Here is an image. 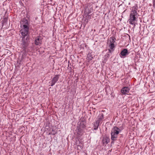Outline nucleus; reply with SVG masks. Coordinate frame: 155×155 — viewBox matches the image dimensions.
<instances>
[{"instance_id": "1", "label": "nucleus", "mask_w": 155, "mask_h": 155, "mask_svg": "<svg viewBox=\"0 0 155 155\" xmlns=\"http://www.w3.org/2000/svg\"><path fill=\"white\" fill-rule=\"evenodd\" d=\"M29 25L28 20L26 19H23L21 22V30L22 35V41L21 44V47L25 49L28 46L29 42Z\"/></svg>"}, {"instance_id": "2", "label": "nucleus", "mask_w": 155, "mask_h": 155, "mask_svg": "<svg viewBox=\"0 0 155 155\" xmlns=\"http://www.w3.org/2000/svg\"><path fill=\"white\" fill-rule=\"evenodd\" d=\"M138 7L137 6H133L131 8L130 14V18L128 20L130 24L135 26V22L137 21L138 15L137 12Z\"/></svg>"}, {"instance_id": "3", "label": "nucleus", "mask_w": 155, "mask_h": 155, "mask_svg": "<svg viewBox=\"0 0 155 155\" xmlns=\"http://www.w3.org/2000/svg\"><path fill=\"white\" fill-rule=\"evenodd\" d=\"M121 132V130L116 126L114 127L112 129L111 133V139L113 140H116L118 135Z\"/></svg>"}, {"instance_id": "4", "label": "nucleus", "mask_w": 155, "mask_h": 155, "mask_svg": "<svg viewBox=\"0 0 155 155\" xmlns=\"http://www.w3.org/2000/svg\"><path fill=\"white\" fill-rule=\"evenodd\" d=\"M115 40L116 38L114 37H112L107 41V44L109 48L108 50L110 53L114 50L115 46L114 43L115 42Z\"/></svg>"}, {"instance_id": "5", "label": "nucleus", "mask_w": 155, "mask_h": 155, "mask_svg": "<svg viewBox=\"0 0 155 155\" xmlns=\"http://www.w3.org/2000/svg\"><path fill=\"white\" fill-rule=\"evenodd\" d=\"M59 77V75H56L52 79L51 81L49 82V83L50 84V85L53 86L54 85L56 82L58 81Z\"/></svg>"}, {"instance_id": "6", "label": "nucleus", "mask_w": 155, "mask_h": 155, "mask_svg": "<svg viewBox=\"0 0 155 155\" xmlns=\"http://www.w3.org/2000/svg\"><path fill=\"white\" fill-rule=\"evenodd\" d=\"M129 54V52L127 49H124L122 50L120 54V56L121 58H124Z\"/></svg>"}, {"instance_id": "7", "label": "nucleus", "mask_w": 155, "mask_h": 155, "mask_svg": "<svg viewBox=\"0 0 155 155\" xmlns=\"http://www.w3.org/2000/svg\"><path fill=\"white\" fill-rule=\"evenodd\" d=\"M130 89L128 87H123L120 91L121 93L123 95L128 94L129 93Z\"/></svg>"}, {"instance_id": "8", "label": "nucleus", "mask_w": 155, "mask_h": 155, "mask_svg": "<svg viewBox=\"0 0 155 155\" xmlns=\"http://www.w3.org/2000/svg\"><path fill=\"white\" fill-rule=\"evenodd\" d=\"M42 38L41 36L37 37L35 40V44L36 45H38L41 44Z\"/></svg>"}, {"instance_id": "9", "label": "nucleus", "mask_w": 155, "mask_h": 155, "mask_svg": "<svg viewBox=\"0 0 155 155\" xmlns=\"http://www.w3.org/2000/svg\"><path fill=\"white\" fill-rule=\"evenodd\" d=\"M92 52H89L87 54V59L88 61H89L93 59V57L92 56Z\"/></svg>"}, {"instance_id": "10", "label": "nucleus", "mask_w": 155, "mask_h": 155, "mask_svg": "<svg viewBox=\"0 0 155 155\" xmlns=\"http://www.w3.org/2000/svg\"><path fill=\"white\" fill-rule=\"evenodd\" d=\"M104 118V115L102 113L100 114L97 117V118L98 120L101 122L103 120Z\"/></svg>"}, {"instance_id": "11", "label": "nucleus", "mask_w": 155, "mask_h": 155, "mask_svg": "<svg viewBox=\"0 0 155 155\" xmlns=\"http://www.w3.org/2000/svg\"><path fill=\"white\" fill-rule=\"evenodd\" d=\"M104 144H107L109 143V140L108 138H104L102 140Z\"/></svg>"}, {"instance_id": "12", "label": "nucleus", "mask_w": 155, "mask_h": 155, "mask_svg": "<svg viewBox=\"0 0 155 155\" xmlns=\"http://www.w3.org/2000/svg\"><path fill=\"white\" fill-rule=\"evenodd\" d=\"M85 127V125L84 122H81L80 123V127L84 128Z\"/></svg>"}, {"instance_id": "13", "label": "nucleus", "mask_w": 155, "mask_h": 155, "mask_svg": "<svg viewBox=\"0 0 155 155\" xmlns=\"http://www.w3.org/2000/svg\"><path fill=\"white\" fill-rule=\"evenodd\" d=\"M99 126L97 125H96V124L94 123V130H97Z\"/></svg>"}, {"instance_id": "14", "label": "nucleus", "mask_w": 155, "mask_h": 155, "mask_svg": "<svg viewBox=\"0 0 155 155\" xmlns=\"http://www.w3.org/2000/svg\"><path fill=\"white\" fill-rule=\"evenodd\" d=\"M100 121H99L98 120H97L95 122V123H95V124H96V125H98V126L99 125V124L100 123Z\"/></svg>"}, {"instance_id": "15", "label": "nucleus", "mask_w": 155, "mask_h": 155, "mask_svg": "<svg viewBox=\"0 0 155 155\" xmlns=\"http://www.w3.org/2000/svg\"><path fill=\"white\" fill-rule=\"evenodd\" d=\"M78 134H79V132H80V133L81 132V128H78Z\"/></svg>"}, {"instance_id": "16", "label": "nucleus", "mask_w": 155, "mask_h": 155, "mask_svg": "<svg viewBox=\"0 0 155 155\" xmlns=\"http://www.w3.org/2000/svg\"><path fill=\"white\" fill-rule=\"evenodd\" d=\"M91 12H89L87 13V14H89L90 13H91Z\"/></svg>"}, {"instance_id": "17", "label": "nucleus", "mask_w": 155, "mask_h": 155, "mask_svg": "<svg viewBox=\"0 0 155 155\" xmlns=\"http://www.w3.org/2000/svg\"><path fill=\"white\" fill-rule=\"evenodd\" d=\"M78 133H79V135H80V134H79V133H80V132H79Z\"/></svg>"}, {"instance_id": "18", "label": "nucleus", "mask_w": 155, "mask_h": 155, "mask_svg": "<svg viewBox=\"0 0 155 155\" xmlns=\"http://www.w3.org/2000/svg\"><path fill=\"white\" fill-rule=\"evenodd\" d=\"M107 55H109V54H107Z\"/></svg>"}]
</instances>
